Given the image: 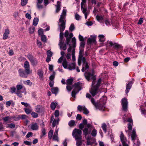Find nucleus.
Listing matches in <instances>:
<instances>
[{
	"mask_svg": "<svg viewBox=\"0 0 146 146\" xmlns=\"http://www.w3.org/2000/svg\"><path fill=\"white\" fill-rule=\"evenodd\" d=\"M66 10L64 9L62 11V14L60 15L58 23V29L60 30V34L59 43L58 45L61 49L65 50H66L68 46L69 43L70 39L73 36L72 33H70L69 35V32L68 31H66L64 34V35L66 38V43H64L63 40V33L62 32L64 30L65 28V18L66 15Z\"/></svg>",
	"mask_w": 146,
	"mask_h": 146,
	"instance_id": "1",
	"label": "nucleus"
},
{
	"mask_svg": "<svg viewBox=\"0 0 146 146\" xmlns=\"http://www.w3.org/2000/svg\"><path fill=\"white\" fill-rule=\"evenodd\" d=\"M84 75L86 79L89 81L91 79H92L93 81L92 82V86L90 90V92L93 96L96 95L99 91L98 89L99 86L100 85L101 82V79H99L96 85H95L96 82L95 80L96 79V77L90 72H86L84 74Z\"/></svg>",
	"mask_w": 146,
	"mask_h": 146,
	"instance_id": "2",
	"label": "nucleus"
},
{
	"mask_svg": "<svg viewBox=\"0 0 146 146\" xmlns=\"http://www.w3.org/2000/svg\"><path fill=\"white\" fill-rule=\"evenodd\" d=\"M85 45V43L84 41H82L81 42L78 59V64L79 66H80L81 65V61L83 63L82 69V71L83 72H84L89 68L88 64L86 61V58L83 56V55Z\"/></svg>",
	"mask_w": 146,
	"mask_h": 146,
	"instance_id": "3",
	"label": "nucleus"
},
{
	"mask_svg": "<svg viewBox=\"0 0 146 146\" xmlns=\"http://www.w3.org/2000/svg\"><path fill=\"white\" fill-rule=\"evenodd\" d=\"M90 100L92 103L97 109L104 111L105 108V104L106 102V97L103 96L101 98L98 102L96 103L94 98H91Z\"/></svg>",
	"mask_w": 146,
	"mask_h": 146,
	"instance_id": "4",
	"label": "nucleus"
},
{
	"mask_svg": "<svg viewBox=\"0 0 146 146\" xmlns=\"http://www.w3.org/2000/svg\"><path fill=\"white\" fill-rule=\"evenodd\" d=\"M62 64L64 68L68 69L70 70H74L75 69L76 63L74 62L68 65V62L66 59H64L63 60Z\"/></svg>",
	"mask_w": 146,
	"mask_h": 146,
	"instance_id": "5",
	"label": "nucleus"
},
{
	"mask_svg": "<svg viewBox=\"0 0 146 146\" xmlns=\"http://www.w3.org/2000/svg\"><path fill=\"white\" fill-rule=\"evenodd\" d=\"M82 132L81 130L74 129L72 131V135L76 140L82 139Z\"/></svg>",
	"mask_w": 146,
	"mask_h": 146,
	"instance_id": "6",
	"label": "nucleus"
},
{
	"mask_svg": "<svg viewBox=\"0 0 146 146\" xmlns=\"http://www.w3.org/2000/svg\"><path fill=\"white\" fill-rule=\"evenodd\" d=\"M81 84L79 82L76 83L74 84V88L72 92V97L75 98L76 94L81 90Z\"/></svg>",
	"mask_w": 146,
	"mask_h": 146,
	"instance_id": "7",
	"label": "nucleus"
},
{
	"mask_svg": "<svg viewBox=\"0 0 146 146\" xmlns=\"http://www.w3.org/2000/svg\"><path fill=\"white\" fill-rule=\"evenodd\" d=\"M19 76L22 77L27 78L29 74L31 73V71H29L25 70H24L22 69H20L18 71Z\"/></svg>",
	"mask_w": 146,
	"mask_h": 146,
	"instance_id": "8",
	"label": "nucleus"
},
{
	"mask_svg": "<svg viewBox=\"0 0 146 146\" xmlns=\"http://www.w3.org/2000/svg\"><path fill=\"white\" fill-rule=\"evenodd\" d=\"M121 104L122 110L124 111H126L127 108L128 102L127 100L125 98H123L121 100Z\"/></svg>",
	"mask_w": 146,
	"mask_h": 146,
	"instance_id": "9",
	"label": "nucleus"
},
{
	"mask_svg": "<svg viewBox=\"0 0 146 146\" xmlns=\"http://www.w3.org/2000/svg\"><path fill=\"white\" fill-rule=\"evenodd\" d=\"M120 139L121 141L123 146H129L126 143L127 142V139L125 136L124 135L122 132H121V134L120 136Z\"/></svg>",
	"mask_w": 146,
	"mask_h": 146,
	"instance_id": "10",
	"label": "nucleus"
},
{
	"mask_svg": "<svg viewBox=\"0 0 146 146\" xmlns=\"http://www.w3.org/2000/svg\"><path fill=\"white\" fill-rule=\"evenodd\" d=\"M78 110L80 111H83L84 114H88L89 111L84 106L79 105L77 107Z\"/></svg>",
	"mask_w": 146,
	"mask_h": 146,
	"instance_id": "11",
	"label": "nucleus"
},
{
	"mask_svg": "<svg viewBox=\"0 0 146 146\" xmlns=\"http://www.w3.org/2000/svg\"><path fill=\"white\" fill-rule=\"evenodd\" d=\"M24 66L25 70L31 71L30 70L29 63L27 60H26L25 62Z\"/></svg>",
	"mask_w": 146,
	"mask_h": 146,
	"instance_id": "12",
	"label": "nucleus"
},
{
	"mask_svg": "<svg viewBox=\"0 0 146 146\" xmlns=\"http://www.w3.org/2000/svg\"><path fill=\"white\" fill-rule=\"evenodd\" d=\"M133 83L131 81H130L126 85V89L125 90V93L127 94L128 93L130 89L131 88L132 85Z\"/></svg>",
	"mask_w": 146,
	"mask_h": 146,
	"instance_id": "13",
	"label": "nucleus"
},
{
	"mask_svg": "<svg viewBox=\"0 0 146 146\" xmlns=\"http://www.w3.org/2000/svg\"><path fill=\"white\" fill-rule=\"evenodd\" d=\"M9 34V31L8 29H6L5 30V32L4 33L3 39H6L8 37V35Z\"/></svg>",
	"mask_w": 146,
	"mask_h": 146,
	"instance_id": "14",
	"label": "nucleus"
},
{
	"mask_svg": "<svg viewBox=\"0 0 146 146\" xmlns=\"http://www.w3.org/2000/svg\"><path fill=\"white\" fill-rule=\"evenodd\" d=\"M31 129L33 130H37L38 129V126L36 123H33L31 125Z\"/></svg>",
	"mask_w": 146,
	"mask_h": 146,
	"instance_id": "15",
	"label": "nucleus"
},
{
	"mask_svg": "<svg viewBox=\"0 0 146 146\" xmlns=\"http://www.w3.org/2000/svg\"><path fill=\"white\" fill-rule=\"evenodd\" d=\"M38 74L39 76L40 79L41 80H43V72L40 70H39L38 71Z\"/></svg>",
	"mask_w": 146,
	"mask_h": 146,
	"instance_id": "16",
	"label": "nucleus"
},
{
	"mask_svg": "<svg viewBox=\"0 0 146 146\" xmlns=\"http://www.w3.org/2000/svg\"><path fill=\"white\" fill-rule=\"evenodd\" d=\"M137 137L136 132L135 130L134 129L132 131V133L131 135V139L134 142V140L136 139Z\"/></svg>",
	"mask_w": 146,
	"mask_h": 146,
	"instance_id": "17",
	"label": "nucleus"
},
{
	"mask_svg": "<svg viewBox=\"0 0 146 146\" xmlns=\"http://www.w3.org/2000/svg\"><path fill=\"white\" fill-rule=\"evenodd\" d=\"M87 121L86 119H84L83 120L82 123L84 125H86L87 127L88 128H92L93 127V126L90 124H87Z\"/></svg>",
	"mask_w": 146,
	"mask_h": 146,
	"instance_id": "18",
	"label": "nucleus"
},
{
	"mask_svg": "<svg viewBox=\"0 0 146 146\" xmlns=\"http://www.w3.org/2000/svg\"><path fill=\"white\" fill-rule=\"evenodd\" d=\"M88 128V129L87 128H85L83 130V132L85 136L87 135L88 133H89L91 131V129L92 128Z\"/></svg>",
	"mask_w": 146,
	"mask_h": 146,
	"instance_id": "19",
	"label": "nucleus"
},
{
	"mask_svg": "<svg viewBox=\"0 0 146 146\" xmlns=\"http://www.w3.org/2000/svg\"><path fill=\"white\" fill-rule=\"evenodd\" d=\"M59 121V120L58 117H57L56 119H54L52 123V127H54L58 123Z\"/></svg>",
	"mask_w": 146,
	"mask_h": 146,
	"instance_id": "20",
	"label": "nucleus"
},
{
	"mask_svg": "<svg viewBox=\"0 0 146 146\" xmlns=\"http://www.w3.org/2000/svg\"><path fill=\"white\" fill-rule=\"evenodd\" d=\"M98 37H99V41L101 42H103L105 41L104 36L103 35H99Z\"/></svg>",
	"mask_w": 146,
	"mask_h": 146,
	"instance_id": "21",
	"label": "nucleus"
},
{
	"mask_svg": "<svg viewBox=\"0 0 146 146\" xmlns=\"http://www.w3.org/2000/svg\"><path fill=\"white\" fill-rule=\"evenodd\" d=\"M56 12L58 13L59 11L61 9V5L60 2L59 1H58L57 5H56Z\"/></svg>",
	"mask_w": 146,
	"mask_h": 146,
	"instance_id": "22",
	"label": "nucleus"
},
{
	"mask_svg": "<svg viewBox=\"0 0 146 146\" xmlns=\"http://www.w3.org/2000/svg\"><path fill=\"white\" fill-rule=\"evenodd\" d=\"M51 91L52 93L56 95L58 92V89L57 87L53 88H52Z\"/></svg>",
	"mask_w": 146,
	"mask_h": 146,
	"instance_id": "23",
	"label": "nucleus"
},
{
	"mask_svg": "<svg viewBox=\"0 0 146 146\" xmlns=\"http://www.w3.org/2000/svg\"><path fill=\"white\" fill-rule=\"evenodd\" d=\"M101 127L103 131L105 133H106L107 131V126L106 124L105 123H103Z\"/></svg>",
	"mask_w": 146,
	"mask_h": 146,
	"instance_id": "24",
	"label": "nucleus"
},
{
	"mask_svg": "<svg viewBox=\"0 0 146 146\" xmlns=\"http://www.w3.org/2000/svg\"><path fill=\"white\" fill-rule=\"evenodd\" d=\"M96 41V38H89L87 42L89 43H91L92 42H94Z\"/></svg>",
	"mask_w": 146,
	"mask_h": 146,
	"instance_id": "25",
	"label": "nucleus"
},
{
	"mask_svg": "<svg viewBox=\"0 0 146 146\" xmlns=\"http://www.w3.org/2000/svg\"><path fill=\"white\" fill-rule=\"evenodd\" d=\"M41 111V107L40 106H37L35 108V111L37 113H40Z\"/></svg>",
	"mask_w": 146,
	"mask_h": 146,
	"instance_id": "26",
	"label": "nucleus"
},
{
	"mask_svg": "<svg viewBox=\"0 0 146 146\" xmlns=\"http://www.w3.org/2000/svg\"><path fill=\"white\" fill-rule=\"evenodd\" d=\"M38 22V19L37 18H35L33 21V25L35 26H36Z\"/></svg>",
	"mask_w": 146,
	"mask_h": 146,
	"instance_id": "27",
	"label": "nucleus"
},
{
	"mask_svg": "<svg viewBox=\"0 0 146 146\" xmlns=\"http://www.w3.org/2000/svg\"><path fill=\"white\" fill-rule=\"evenodd\" d=\"M57 103L55 104L54 102H52L51 103L50 105V107L51 109L52 110H54L55 109L56 106H57Z\"/></svg>",
	"mask_w": 146,
	"mask_h": 146,
	"instance_id": "28",
	"label": "nucleus"
},
{
	"mask_svg": "<svg viewBox=\"0 0 146 146\" xmlns=\"http://www.w3.org/2000/svg\"><path fill=\"white\" fill-rule=\"evenodd\" d=\"M53 134V131L52 130H50L49 132L48 133V138L51 139L52 137V135Z\"/></svg>",
	"mask_w": 146,
	"mask_h": 146,
	"instance_id": "29",
	"label": "nucleus"
},
{
	"mask_svg": "<svg viewBox=\"0 0 146 146\" xmlns=\"http://www.w3.org/2000/svg\"><path fill=\"white\" fill-rule=\"evenodd\" d=\"M72 46L73 47H75L76 46V39L75 37H74L72 38Z\"/></svg>",
	"mask_w": 146,
	"mask_h": 146,
	"instance_id": "30",
	"label": "nucleus"
},
{
	"mask_svg": "<svg viewBox=\"0 0 146 146\" xmlns=\"http://www.w3.org/2000/svg\"><path fill=\"white\" fill-rule=\"evenodd\" d=\"M73 79L72 78H70L68 79L66 81V84L67 85L71 84L73 81Z\"/></svg>",
	"mask_w": 146,
	"mask_h": 146,
	"instance_id": "31",
	"label": "nucleus"
},
{
	"mask_svg": "<svg viewBox=\"0 0 146 146\" xmlns=\"http://www.w3.org/2000/svg\"><path fill=\"white\" fill-rule=\"evenodd\" d=\"M41 40L44 43H45L46 42V38L45 35H41Z\"/></svg>",
	"mask_w": 146,
	"mask_h": 146,
	"instance_id": "32",
	"label": "nucleus"
},
{
	"mask_svg": "<svg viewBox=\"0 0 146 146\" xmlns=\"http://www.w3.org/2000/svg\"><path fill=\"white\" fill-rule=\"evenodd\" d=\"M97 130L95 129H94L91 133L92 136L93 137H95L97 135Z\"/></svg>",
	"mask_w": 146,
	"mask_h": 146,
	"instance_id": "33",
	"label": "nucleus"
},
{
	"mask_svg": "<svg viewBox=\"0 0 146 146\" xmlns=\"http://www.w3.org/2000/svg\"><path fill=\"white\" fill-rule=\"evenodd\" d=\"M7 125L8 126L7 127H9L11 129L14 128L15 126V124L13 123L9 124Z\"/></svg>",
	"mask_w": 146,
	"mask_h": 146,
	"instance_id": "34",
	"label": "nucleus"
},
{
	"mask_svg": "<svg viewBox=\"0 0 146 146\" xmlns=\"http://www.w3.org/2000/svg\"><path fill=\"white\" fill-rule=\"evenodd\" d=\"M76 145L77 146H81L82 144V140L81 139L76 140Z\"/></svg>",
	"mask_w": 146,
	"mask_h": 146,
	"instance_id": "35",
	"label": "nucleus"
},
{
	"mask_svg": "<svg viewBox=\"0 0 146 146\" xmlns=\"http://www.w3.org/2000/svg\"><path fill=\"white\" fill-rule=\"evenodd\" d=\"M10 92L12 94H13L15 92L16 89L15 87H12L10 88Z\"/></svg>",
	"mask_w": 146,
	"mask_h": 146,
	"instance_id": "36",
	"label": "nucleus"
},
{
	"mask_svg": "<svg viewBox=\"0 0 146 146\" xmlns=\"http://www.w3.org/2000/svg\"><path fill=\"white\" fill-rule=\"evenodd\" d=\"M28 0H21V4L22 6H24L25 5L27 2Z\"/></svg>",
	"mask_w": 146,
	"mask_h": 146,
	"instance_id": "37",
	"label": "nucleus"
},
{
	"mask_svg": "<svg viewBox=\"0 0 146 146\" xmlns=\"http://www.w3.org/2000/svg\"><path fill=\"white\" fill-rule=\"evenodd\" d=\"M55 76V72H53V74L51 75L50 77H49V79L50 80V81L52 80L54 81V77Z\"/></svg>",
	"mask_w": 146,
	"mask_h": 146,
	"instance_id": "38",
	"label": "nucleus"
},
{
	"mask_svg": "<svg viewBox=\"0 0 146 146\" xmlns=\"http://www.w3.org/2000/svg\"><path fill=\"white\" fill-rule=\"evenodd\" d=\"M27 57L31 62L34 59L33 56L32 55L29 54L27 56Z\"/></svg>",
	"mask_w": 146,
	"mask_h": 146,
	"instance_id": "39",
	"label": "nucleus"
},
{
	"mask_svg": "<svg viewBox=\"0 0 146 146\" xmlns=\"http://www.w3.org/2000/svg\"><path fill=\"white\" fill-rule=\"evenodd\" d=\"M21 93L22 92L20 91H17L16 92L17 95L20 98H21L22 96Z\"/></svg>",
	"mask_w": 146,
	"mask_h": 146,
	"instance_id": "40",
	"label": "nucleus"
},
{
	"mask_svg": "<svg viewBox=\"0 0 146 146\" xmlns=\"http://www.w3.org/2000/svg\"><path fill=\"white\" fill-rule=\"evenodd\" d=\"M133 123H129L128 124V128L129 130H131L132 129Z\"/></svg>",
	"mask_w": 146,
	"mask_h": 146,
	"instance_id": "41",
	"label": "nucleus"
},
{
	"mask_svg": "<svg viewBox=\"0 0 146 146\" xmlns=\"http://www.w3.org/2000/svg\"><path fill=\"white\" fill-rule=\"evenodd\" d=\"M75 123V122L74 121L71 120L69 122V123H68V124L70 126H72L74 125Z\"/></svg>",
	"mask_w": 146,
	"mask_h": 146,
	"instance_id": "42",
	"label": "nucleus"
},
{
	"mask_svg": "<svg viewBox=\"0 0 146 146\" xmlns=\"http://www.w3.org/2000/svg\"><path fill=\"white\" fill-rule=\"evenodd\" d=\"M75 29V26L74 24H72L70 27L69 29L71 31H72Z\"/></svg>",
	"mask_w": 146,
	"mask_h": 146,
	"instance_id": "43",
	"label": "nucleus"
},
{
	"mask_svg": "<svg viewBox=\"0 0 146 146\" xmlns=\"http://www.w3.org/2000/svg\"><path fill=\"white\" fill-rule=\"evenodd\" d=\"M29 33L31 34L33 33L35 31V28L34 27H31L29 29Z\"/></svg>",
	"mask_w": 146,
	"mask_h": 146,
	"instance_id": "44",
	"label": "nucleus"
},
{
	"mask_svg": "<svg viewBox=\"0 0 146 146\" xmlns=\"http://www.w3.org/2000/svg\"><path fill=\"white\" fill-rule=\"evenodd\" d=\"M26 113L27 114H29L31 111V110L27 108H25V109Z\"/></svg>",
	"mask_w": 146,
	"mask_h": 146,
	"instance_id": "45",
	"label": "nucleus"
},
{
	"mask_svg": "<svg viewBox=\"0 0 146 146\" xmlns=\"http://www.w3.org/2000/svg\"><path fill=\"white\" fill-rule=\"evenodd\" d=\"M87 145H94V143H92L90 142L89 138L87 139Z\"/></svg>",
	"mask_w": 146,
	"mask_h": 146,
	"instance_id": "46",
	"label": "nucleus"
},
{
	"mask_svg": "<svg viewBox=\"0 0 146 146\" xmlns=\"http://www.w3.org/2000/svg\"><path fill=\"white\" fill-rule=\"evenodd\" d=\"M31 115L32 116L33 118H36L38 117V115L37 113H36L35 112H32L31 113Z\"/></svg>",
	"mask_w": 146,
	"mask_h": 146,
	"instance_id": "47",
	"label": "nucleus"
},
{
	"mask_svg": "<svg viewBox=\"0 0 146 146\" xmlns=\"http://www.w3.org/2000/svg\"><path fill=\"white\" fill-rule=\"evenodd\" d=\"M48 56L51 57L52 54V53L50 50H48L47 52Z\"/></svg>",
	"mask_w": 146,
	"mask_h": 146,
	"instance_id": "48",
	"label": "nucleus"
},
{
	"mask_svg": "<svg viewBox=\"0 0 146 146\" xmlns=\"http://www.w3.org/2000/svg\"><path fill=\"white\" fill-rule=\"evenodd\" d=\"M23 87L22 85H18L16 86V88L17 91H19L23 88Z\"/></svg>",
	"mask_w": 146,
	"mask_h": 146,
	"instance_id": "49",
	"label": "nucleus"
},
{
	"mask_svg": "<svg viewBox=\"0 0 146 146\" xmlns=\"http://www.w3.org/2000/svg\"><path fill=\"white\" fill-rule=\"evenodd\" d=\"M75 19L77 20H79L81 19V17L77 14L75 15Z\"/></svg>",
	"mask_w": 146,
	"mask_h": 146,
	"instance_id": "50",
	"label": "nucleus"
},
{
	"mask_svg": "<svg viewBox=\"0 0 146 146\" xmlns=\"http://www.w3.org/2000/svg\"><path fill=\"white\" fill-rule=\"evenodd\" d=\"M96 18L97 20L99 21L100 20L103 19V17L102 16L97 15Z\"/></svg>",
	"mask_w": 146,
	"mask_h": 146,
	"instance_id": "51",
	"label": "nucleus"
},
{
	"mask_svg": "<svg viewBox=\"0 0 146 146\" xmlns=\"http://www.w3.org/2000/svg\"><path fill=\"white\" fill-rule=\"evenodd\" d=\"M32 64L33 65H36L37 64L38 62L37 60L35 59H34L31 62Z\"/></svg>",
	"mask_w": 146,
	"mask_h": 146,
	"instance_id": "52",
	"label": "nucleus"
},
{
	"mask_svg": "<svg viewBox=\"0 0 146 146\" xmlns=\"http://www.w3.org/2000/svg\"><path fill=\"white\" fill-rule=\"evenodd\" d=\"M58 135L54 134L52 137L53 139L55 141H58Z\"/></svg>",
	"mask_w": 146,
	"mask_h": 146,
	"instance_id": "53",
	"label": "nucleus"
},
{
	"mask_svg": "<svg viewBox=\"0 0 146 146\" xmlns=\"http://www.w3.org/2000/svg\"><path fill=\"white\" fill-rule=\"evenodd\" d=\"M38 33L40 35H43L42 34H43V31H42V29H39L38 31Z\"/></svg>",
	"mask_w": 146,
	"mask_h": 146,
	"instance_id": "54",
	"label": "nucleus"
},
{
	"mask_svg": "<svg viewBox=\"0 0 146 146\" xmlns=\"http://www.w3.org/2000/svg\"><path fill=\"white\" fill-rule=\"evenodd\" d=\"M37 44L39 47H42V43L41 42L38 40L37 41Z\"/></svg>",
	"mask_w": 146,
	"mask_h": 146,
	"instance_id": "55",
	"label": "nucleus"
},
{
	"mask_svg": "<svg viewBox=\"0 0 146 146\" xmlns=\"http://www.w3.org/2000/svg\"><path fill=\"white\" fill-rule=\"evenodd\" d=\"M32 134L33 133L31 132H28L27 134V135L26 136V137L27 138H29L30 137L32 136Z\"/></svg>",
	"mask_w": 146,
	"mask_h": 146,
	"instance_id": "56",
	"label": "nucleus"
},
{
	"mask_svg": "<svg viewBox=\"0 0 146 146\" xmlns=\"http://www.w3.org/2000/svg\"><path fill=\"white\" fill-rule=\"evenodd\" d=\"M37 7L38 9H41L43 8V6L41 4H37Z\"/></svg>",
	"mask_w": 146,
	"mask_h": 146,
	"instance_id": "57",
	"label": "nucleus"
},
{
	"mask_svg": "<svg viewBox=\"0 0 146 146\" xmlns=\"http://www.w3.org/2000/svg\"><path fill=\"white\" fill-rule=\"evenodd\" d=\"M59 114V111L58 110H56L55 111V112L54 113V115L55 117H58Z\"/></svg>",
	"mask_w": 146,
	"mask_h": 146,
	"instance_id": "58",
	"label": "nucleus"
},
{
	"mask_svg": "<svg viewBox=\"0 0 146 146\" xmlns=\"http://www.w3.org/2000/svg\"><path fill=\"white\" fill-rule=\"evenodd\" d=\"M75 47H72L71 46H69L68 48V49L67 50L68 52H70L71 50H72V48H74Z\"/></svg>",
	"mask_w": 146,
	"mask_h": 146,
	"instance_id": "59",
	"label": "nucleus"
},
{
	"mask_svg": "<svg viewBox=\"0 0 146 146\" xmlns=\"http://www.w3.org/2000/svg\"><path fill=\"white\" fill-rule=\"evenodd\" d=\"M26 17L28 19H31V17L30 14L26 13L25 14Z\"/></svg>",
	"mask_w": 146,
	"mask_h": 146,
	"instance_id": "60",
	"label": "nucleus"
},
{
	"mask_svg": "<svg viewBox=\"0 0 146 146\" xmlns=\"http://www.w3.org/2000/svg\"><path fill=\"white\" fill-rule=\"evenodd\" d=\"M54 83V81H50L49 83V85L50 86V87H52L53 86Z\"/></svg>",
	"mask_w": 146,
	"mask_h": 146,
	"instance_id": "61",
	"label": "nucleus"
},
{
	"mask_svg": "<svg viewBox=\"0 0 146 146\" xmlns=\"http://www.w3.org/2000/svg\"><path fill=\"white\" fill-rule=\"evenodd\" d=\"M4 127L2 123L0 124V131H3Z\"/></svg>",
	"mask_w": 146,
	"mask_h": 146,
	"instance_id": "62",
	"label": "nucleus"
},
{
	"mask_svg": "<svg viewBox=\"0 0 146 146\" xmlns=\"http://www.w3.org/2000/svg\"><path fill=\"white\" fill-rule=\"evenodd\" d=\"M143 18H140L139 20L138 23L139 24L141 25V24L143 22Z\"/></svg>",
	"mask_w": 146,
	"mask_h": 146,
	"instance_id": "63",
	"label": "nucleus"
},
{
	"mask_svg": "<svg viewBox=\"0 0 146 146\" xmlns=\"http://www.w3.org/2000/svg\"><path fill=\"white\" fill-rule=\"evenodd\" d=\"M114 46L116 48H119L121 46L120 45L116 43H114Z\"/></svg>",
	"mask_w": 146,
	"mask_h": 146,
	"instance_id": "64",
	"label": "nucleus"
}]
</instances>
